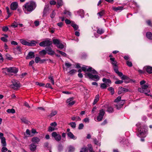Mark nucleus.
I'll return each instance as SVG.
<instances>
[{
  "mask_svg": "<svg viewBox=\"0 0 152 152\" xmlns=\"http://www.w3.org/2000/svg\"><path fill=\"white\" fill-rule=\"evenodd\" d=\"M40 139L37 137H34L31 139V141L32 142L37 143L40 141Z\"/></svg>",
  "mask_w": 152,
  "mask_h": 152,
  "instance_id": "nucleus-21",
  "label": "nucleus"
},
{
  "mask_svg": "<svg viewBox=\"0 0 152 152\" xmlns=\"http://www.w3.org/2000/svg\"><path fill=\"white\" fill-rule=\"evenodd\" d=\"M1 143L2 146L3 147L6 146L7 143L6 141V139L5 137L1 138Z\"/></svg>",
  "mask_w": 152,
  "mask_h": 152,
  "instance_id": "nucleus-22",
  "label": "nucleus"
},
{
  "mask_svg": "<svg viewBox=\"0 0 152 152\" xmlns=\"http://www.w3.org/2000/svg\"><path fill=\"white\" fill-rule=\"evenodd\" d=\"M53 43L57 46L60 43V41L58 39H54L53 40Z\"/></svg>",
  "mask_w": 152,
  "mask_h": 152,
  "instance_id": "nucleus-36",
  "label": "nucleus"
},
{
  "mask_svg": "<svg viewBox=\"0 0 152 152\" xmlns=\"http://www.w3.org/2000/svg\"><path fill=\"white\" fill-rule=\"evenodd\" d=\"M51 126H52L56 127L57 126V124L56 122H54L53 123H51L50 124Z\"/></svg>",
  "mask_w": 152,
  "mask_h": 152,
  "instance_id": "nucleus-62",
  "label": "nucleus"
},
{
  "mask_svg": "<svg viewBox=\"0 0 152 152\" xmlns=\"http://www.w3.org/2000/svg\"><path fill=\"white\" fill-rule=\"evenodd\" d=\"M105 14V11L104 10H102L97 13V15H99L100 18L104 15Z\"/></svg>",
  "mask_w": 152,
  "mask_h": 152,
  "instance_id": "nucleus-25",
  "label": "nucleus"
},
{
  "mask_svg": "<svg viewBox=\"0 0 152 152\" xmlns=\"http://www.w3.org/2000/svg\"><path fill=\"white\" fill-rule=\"evenodd\" d=\"M21 120L22 121V122L24 123L25 124H28L29 122L26 119V118H22L21 119Z\"/></svg>",
  "mask_w": 152,
  "mask_h": 152,
  "instance_id": "nucleus-34",
  "label": "nucleus"
},
{
  "mask_svg": "<svg viewBox=\"0 0 152 152\" xmlns=\"http://www.w3.org/2000/svg\"><path fill=\"white\" fill-rule=\"evenodd\" d=\"M143 69L149 74L152 73V67L151 66H145L144 67Z\"/></svg>",
  "mask_w": 152,
  "mask_h": 152,
  "instance_id": "nucleus-14",
  "label": "nucleus"
},
{
  "mask_svg": "<svg viewBox=\"0 0 152 152\" xmlns=\"http://www.w3.org/2000/svg\"><path fill=\"white\" fill-rule=\"evenodd\" d=\"M4 69L9 73H12L14 74L17 73L18 71V69L15 67L6 68Z\"/></svg>",
  "mask_w": 152,
  "mask_h": 152,
  "instance_id": "nucleus-10",
  "label": "nucleus"
},
{
  "mask_svg": "<svg viewBox=\"0 0 152 152\" xmlns=\"http://www.w3.org/2000/svg\"><path fill=\"white\" fill-rule=\"evenodd\" d=\"M6 59L9 60H11L12 58L10 55L7 54L6 55Z\"/></svg>",
  "mask_w": 152,
  "mask_h": 152,
  "instance_id": "nucleus-56",
  "label": "nucleus"
},
{
  "mask_svg": "<svg viewBox=\"0 0 152 152\" xmlns=\"http://www.w3.org/2000/svg\"><path fill=\"white\" fill-rule=\"evenodd\" d=\"M113 69L115 71V72L118 75V74H119V75L120 74H122L120 72H119L118 71V66L117 65L115 66H113Z\"/></svg>",
  "mask_w": 152,
  "mask_h": 152,
  "instance_id": "nucleus-29",
  "label": "nucleus"
},
{
  "mask_svg": "<svg viewBox=\"0 0 152 152\" xmlns=\"http://www.w3.org/2000/svg\"><path fill=\"white\" fill-rule=\"evenodd\" d=\"M77 72V70L75 69H73L69 72V73L71 75H73Z\"/></svg>",
  "mask_w": 152,
  "mask_h": 152,
  "instance_id": "nucleus-53",
  "label": "nucleus"
},
{
  "mask_svg": "<svg viewBox=\"0 0 152 152\" xmlns=\"http://www.w3.org/2000/svg\"><path fill=\"white\" fill-rule=\"evenodd\" d=\"M68 136L70 139L75 140L77 139V137L75 136L71 132H69L67 133Z\"/></svg>",
  "mask_w": 152,
  "mask_h": 152,
  "instance_id": "nucleus-18",
  "label": "nucleus"
},
{
  "mask_svg": "<svg viewBox=\"0 0 152 152\" xmlns=\"http://www.w3.org/2000/svg\"><path fill=\"white\" fill-rule=\"evenodd\" d=\"M56 1L54 0H51L50 2V4L51 5H55L56 4Z\"/></svg>",
  "mask_w": 152,
  "mask_h": 152,
  "instance_id": "nucleus-63",
  "label": "nucleus"
},
{
  "mask_svg": "<svg viewBox=\"0 0 152 152\" xmlns=\"http://www.w3.org/2000/svg\"><path fill=\"white\" fill-rule=\"evenodd\" d=\"M71 26L73 28L75 31L77 30L79 28V27L77 25L75 24L73 22L71 23Z\"/></svg>",
  "mask_w": 152,
  "mask_h": 152,
  "instance_id": "nucleus-24",
  "label": "nucleus"
},
{
  "mask_svg": "<svg viewBox=\"0 0 152 152\" xmlns=\"http://www.w3.org/2000/svg\"><path fill=\"white\" fill-rule=\"evenodd\" d=\"M87 150V148L85 147L82 148L80 152H86Z\"/></svg>",
  "mask_w": 152,
  "mask_h": 152,
  "instance_id": "nucleus-64",
  "label": "nucleus"
},
{
  "mask_svg": "<svg viewBox=\"0 0 152 152\" xmlns=\"http://www.w3.org/2000/svg\"><path fill=\"white\" fill-rule=\"evenodd\" d=\"M109 86V85L107 84L106 85V84L104 83H102L101 84V88L102 89H106L107 86Z\"/></svg>",
  "mask_w": 152,
  "mask_h": 152,
  "instance_id": "nucleus-38",
  "label": "nucleus"
},
{
  "mask_svg": "<svg viewBox=\"0 0 152 152\" xmlns=\"http://www.w3.org/2000/svg\"><path fill=\"white\" fill-rule=\"evenodd\" d=\"M45 50L46 51L47 53L49 55H52L54 53V52L52 50L50 47H48L46 48Z\"/></svg>",
  "mask_w": 152,
  "mask_h": 152,
  "instance_id": "nucleus-15",
  "label": "nucleus"
},
{
  "mask_svg": "<svg viewBox=\"0 0 152 152\" xmlns=\"http://www.w3.org/2000/svg\"><path fill=\"white\" fill-rule=\"evenodd\" d=\"M85 76L86 77H88L90 79L96 81H98L99 79V77L98 75H93L90 73L85 74Z\"/></svg>",
  "mask_w": 152,
  "mask_h": 152,
  "instance_id": "nucleus-6",
  "label": "nucleus"
},
{
  "mask_svg": "<svg viewBox=\"0 0 152 152\" xmlns=\"http://www.w3.org/2000/svg\"><path fill=\"white\" fill-rule=\"evenodd\" d=\"M72 120L76 121H80L81 120V118L78 116H73L71 117Z\"/></svg>",
  "mask_w": 152,
  "mask_h": 152,
  "instance_id": "nucleus-23",
  "label": "nucleus"
},
{
  "mask_svg": "<svg viewBox=\"0 0 152 152\" xmlns=\"http://www.w3.org/2000/svg\"><path fill=\"white\" fill-rule=\"evenodd\" d=\"M34 53L33 52H30L27 56L26 57V59H29L32 58L34 57Z\"/></svg>",
  "mask_w": 152,
  "mask_h": 152,
  "instance_id": "nucleus-17",
  "label": "nucleus"
},
{
  "mask_svg": "<svg viewBox=\"0 0 152 152\" xmlns=\"http://www.w3.org/2000/svg\"><path fill=\"white\" fill-rule=\"evenodd\" d=\"M126 64L129 67H131L132 66V62L128 61H126Z\"/></svg>",
  "mask_w": 152,
  "mask_h": 152,
  "instance_id": "nucleus-59",
  "label": "nucleus"
},
{
  "mask_svg": "<svg viewBox=\"0 0 152 152\" xmlns=\"http://www.w3.org/2000/svg\"><path fill=\"white\" fill-rule=\"evenodd\" d=\"M93 141L95 144L100 146V144L99 143L98 141L96 138L93 139Z\"/></svg>",
  "mask_w": 152,
  "mask_h": 152,
  "instance_id": "nucleus-46",
  "label": "nucleus"
},
{
  "mask_svg": "<svg viewBox=\"0 0 152 152\" xmlns=\"http://www.w3.org/2000/svg\"><path fill=\"white\" fill-rule=\"evenodd\" d=\"M57 2L58 5L57 6L58 8L60 6H61L63 5V2L62 0H57Z\"/></svg>",
  "mask_w": 152,
  "mask_h": 152,
  "instance_id": "nucleus-35",
  "label": "nucleus"
},
{
  "mask_svg": "<svg viewBox=\"0 0 152 152\" xmlns=\"http://www.w3.org/2000/svg\"><path fill=\"white\" fill-rule=\"evenodd\" d=\"M37 145L33 143L31 144L29 146V148L31 151H35Z\"/></svg>",
  "mask_w": 152,
  "mask_h": 152,
  "instance_id": "nucleus-20",
  "label": "nucleus"
},
{
  "mask_svg": "<svg viewBox=\"0 0 152 152\" xmlns=\"http://www.w3.org/2000/svg\"><path fill=\"white\" fill-rule=\"evenodd\" d=\"M64 14L66 15H68L69 16L71 15V13L70 12L66 10H65L64 12Z\"/></svg>",
  "mask_w": 152,
  "mask_h": 152,
  "instance_id": "nucleus-60",
  "label": "nucleus"
},
{
  "mask_svg": "<svg viewBox=\"0 0 152 152\" xmlns=\"http://www.w3.org/2000/svg\"><path fill=\"white\" fill-rule=\"evenodd\" d=\"M46 50H43L39 52V54L42 56H45L47 53Z\"/></svg>",
  "mask_w": 152,
  "mask_h": 152,
  "instance_id": "nucleus-42",
  "label": "nucleus"
},
{
  "mask_svg": "<svg viewBox=\"0 0 152 152\" xmlns=\"http://www.w3.org/2000/svg\"><path fill=\"white\" fill-rule=\"evenodd\" d=\"M99 94H97L95 97V98L94 100L93 104L94 105L97 102L99 101Z\"/></svg>",
  "mask_w": 152,
  "mask_h": 152,
  "instance_id": "nucleus-26",
  "label": "nucleus"
},
{
  "mask_svg": "<svg viewBox=\"0 0 152 152\" xmlns=\"http://www.w3.org/2000/svg\"><path fill=\"white\" fill-rule=\"evenodd\" d=\"M81 68L82 70L85 72L86 71H87L91 72L92 73L94 74H96L97 73V72L91 67H88L84 66L82 67Z\"/></svg>",
  "mask_w": 152,
  "mask_h": 152,
  "instance_id": "nucleus-8",
  "label": "nucleus"
},
{
  "mask_svg": "<svg viewBox=\"0 0 152 152\" xmlns=\"http://www.w3.org/2000/svg\"><path fill=\"white\" fill-rule=\"evenodd\" d=\"M108 90L110 91L111 93V94L113 95L114 93V89L112 87H109L108 88Z\"/></svg>",
  "mask_w": 152,
  "mask_h": 152,
  "instance_id": "nucleus-41",
  "label": "nucleus"
},
{
  "mask_svg": "<svg viewBox=\"0 0 152 152\" xmlns=\"http://www.w3.org/2000/svg\"><path fill=\"white\" fill-rule=\"evenodd\" d=\"M121 96H118L114 101L115 102L118 103L117 104L115 105L117 109H120L124 104L125 100H121Z\"/></svg>",
  "mask_w": 152,
  "mask_h": 152,
  "instance_id": "nucleus-3",
  "label": "nucleus"
},
{
  "mask_svg": "<svg viewBox=\"0 0 152 152\" xmlns=\"http://www.w3.org/2000/svg\"><path fill=\"white\" fill-rule=\"evenodd\" d=\"M75 148L72 146H70L69 147L68 151L69 152H72L74 151Z\"/></svg>",
  "mask_w": 152,
  "mask_h": 152,
  "instance_id": "nucleus-51",
  "label": "nucleus"
},
{
  "mask_svg": "<svg viewBox=\"0 0 152 152\" xmlns=\"http://www.w3.org/2000/svg\"><path fill=\"white\" fill-rule=\"evenodd\" d=\"M6 10L7 11V14H8V16L7 18H6V19H7V18L10 16V15H11V13H10V12L9 10V8L8 7H6Z\"/></svg>",
  "mask_w": 152,
  "mask_h": 152,
  "instance_id": "nucleus-55",
  "label": "nucleus"
},
{
  "mask_svg": "<svg viewBox=\"0 0 152 152\" xmlns=\"http://www.w3.org/2000/svg\"><path fill=\"white\" fill-rule=\"evenodd\" d=\"M14 51L17 52L18 53H21V47L18 46L16 48H14Z\"/></svg>",
  "mask_w": 152,
  "mask_h": 152,
  "instance_id": "nucleus-27",
  "label": "nucleus"
},
{
  "mask_svg": "<svg viewBox=\"0 0 152 152\" xmlns=\"http://www.w3.org/2000/svg\"><path fill=\"white\" fill-rule=\"evenodd\" d=\"M129 90L127 88H126L121 87H119L118 88V94H121L124 92H127Z\"/></svg>",
  "mask_w": 152,
  "mask_h": 152,
  "instance_id": "nucleus-12",
  "label": "nucleus"
},
{
  "mask_svg": "<svg viewBox=\"0 0 152 152\" xmlns=\"http://www.w3.org/2000/svg\"><path fill=\"white\" fill-rule=\"evenodd\" d=\"M84 127V125L83 124H79L78 129H81L83 128Z\"/></svg>",
  "mask_w": 152,
  "mask_h": 152,
  "instance_id": "nucleus-61",
  "label": "nucleus"
},
{
  "mask_svg": "<svg viewBox=\"0 0 152 152\" xmlns=\"http://www.w3.org/2000/svg\"><path fill=\"white\" fill-rule=\"evenodd\" d=\"M57 113V111L56 110H53L51 111V113L50 115H49V116L50 118L53 117Z\"/></svg>",
  "mask_w": 152,
  "mask_h": 152,
  "instance_id": "nucleus-33",
  "label": "nucleus"
},
{
  "mask_svg": "<svg viewBox=\"0 0 152 152\" xmlns=\"http://www.w3.org/2000/svg\"><path fill=\"white\" fill-rule=\"evenodd\" d=\"M12 82V84L10 85V87L13 89L16 90L20 87V83L17 80L13 79Z\"/></svg>",
  "mask_w": 152,
  "mask_h": 152,
  "instance_id": "nucleus-7",
  "label": "nucleus"
},
{
  "mask_svg": "<svg viewBox=\"0 0 152 152\" xmlns=\"http://www.w3.org/2000/svg\"><path fill=\"white\" fill-rule=\"evenodd\" d=\"M70 125L71 127L73 128H75L76 126V124L75 122H71L69 124Z\"/></svg>",
  "mask_w": 152,
  "mask_h": 152,
  "instance_id": "nucleus-43",
  "label": "nucleus"
},
{
  "mask_svg": "<svg viewBox=\"0 0 152 152\" xmlns=\"http://www.w3.org/2000/svg\"><path fill=\"white\" fill-rule=\"evenodd\" d=\"M56 46L59 48H61V49H63L64 48V45L63 44H62L60 42L58 45Z\"/></svg>",
  "mask_w": 152,
  "mask_h": 152,
  "instance_id": "nucleus-48",
  "label": "nucleus"
},
{
  "mask_svg": "<svg viewBox=\"0 0 152 152\" xmlns=\"http://www.w3.org/2000/svg\"><path fill=\"white\" fill-rule=\"evenodd\" d=\"M121 73L122 74H120V75H119V74H118V75L120 77H121V79L122 80H125V79H127V78H128V77L127 76H126V75H123V73L121 72Z\"/></svg>",
  "mask_w": 152,
  "mask_h": 152,
  "instance_id": "nucleus-31",
  "label": "nucleus"
},
{
  "mask_svg": "<svg viewBox=\"0 0 152 152\" xmlns=\"http://www.w3.org/2000/svg\"><path fill=\"white\" fill-rule=\"evenodd\" d=\"M150 92V91L147 89H146L145 90V91L143 93H145L146 95L148 96H150L152 97V96L150 95V94H148V93H149Z\"/></svg>",
  "mask_w": 152,
  "mask_h": 152,
  "instance_id": "nucleus-47",
  "label": "nucleus"
},
{
  "mask_svg": "<svg viewBox=\"0 0 152 152\" xmlns=\"http://www.w3.org/2000/svg\"><path fill=\"white\" fill-rule=\"evenodd\" d=\"M20 42L22 44L28 46H35L37 43V42L34 41H32L30 42H29L23 39H20Z\"/></svg>",
  "mask_w": 152,
  "mask_h": 152,
  "instance_id": "nucleus-4",
  "label": "nucleus"
},
{
  "mask_svg": "<svg viewBox=\"0 0 152 152\" xmlns=\"http://www.w3.org/2000/svg\"><path fill=\"white\" fill-rule=\"evenodd\" d=\"M5 147H3L1 149V151L2 152H6L8 150L7 148Z\"/></svg>",
  "mask_w": 152,
  "mask_h": 152,
  "instance_id": "nucleus-57",
  "label": "nucleus"
},
{
  "mask_svg": "<svg viewBox=\"0 0 152 152\" xmlns=\"http://www.w3.org/2000/svg\"><path fill=\"white\" fill-rule=\"evenodd\" d=\"M18 6V4L17 2H14L12 3L10 5L11 9L12 10H15Z\"/></svg>",
  "mask_w": 152,
  "mask_h": 152,
  "instance_id": "nucleus-13",
  "label": "nucleus"
},
{
  "mask_svg": "<svg viewBox=\"0 0 152 152\" xmlns=\"http://www.w3.org/2000/svg\"><path fill=\"white\" fill-rule=\"evenodd\" d=\"M51 136L57 142L60 141L61 139V135L58 133L56 132H53L51 134Z\"/></svg>",
  "mask_w": 152,
  "mask_h": 152,
  "instance_id": "nucleus-9",
  "label": "nucleus"
},
{
  "mask_svg": "<svg viewBox=\"0 0 152 152\" xmlns=\"http://www.w3.org/2000/svg\"><path fill=\"white\" fill-rule=\"evenodd\" d=\"M7 112L9 113H15V110L14 109L12 108L7 110Z\"/></svg>",
  "mask_w": 152,
  "mask_h": 152,
  "instance_id": "nucleus-39",
  "label": "nucleus"
},
{
  "mask_svg": "<svg viewBox=\"0 0 152 152\" xmlns=\"http://www.w3.org/2000/svg\"><path fill=\"white\" fill-rule=\"evenodd\" d=\"M97 33L100 34H101L103 33L104 32V31L102 29H98L97 31Z\"/></svg>",
  "mask_w": 152,
  "mask_h": 152,
  "instance_id": "nucleus-44",
  "label": "nucleus"
},
{
  "mask_svg": "<svg viewBox=\"0 0 152 152\" xmlns=\"http://www.w3.org/2000/svg\"><path fill=\"white\" fill-rule=\"evenodd\" d=\"M145 126H142L139 128L138 129V132L139 134H137V136L139 137H145L146 136V132L147 131V130L145 129Z\"/></svg>",
  "mask_w": 152,
  "mask_h": 152,
  "instance_id": "nucleus-2",
  "label": "nucleus"
},
{
  "mask_svg": "<svg viewBox=\"0 0 152 152\" xmlns=\"http://www.w3.org/2000/svg\"><path fill=\"white\" fill-rule=\"evenodd\" d=\"M147 37L149 39H152V34L151 32H148L146 34Z\"/></svg>",
  "mask_w": 152,
  "mask_h": 152,
  "instance_id": "nucleus-30",
  "label": "nucleus"
},
{
  "mask_svg": "<svg viewBox=\"0 0 152 152\" xmlns=\"http://www.w3.org/2000/svg\"><path fill=\"white\" fill-rule=\"evenodd\" d=\"M40 61V58L38 57H36L35 59V61L36 63H38Z\"/></svg>",
  "mask_w": 152,
  "mask_h": 152,
  "instance_id": "nucleus-58",
  "label": "nucleus"
},
{
  "mask_svg": "<svg viewBox=\"0 0 152 152\" xmlns=\"http://www.w3.org/2000/svg\"><path fill=\"white\" fill-rule=\"evenodd\" d=\"M102 81L105 83H108L110 84L111 83V81L109 79L103 78L102 79Z\"/></svg>",
  "mask_w": 152,
  "mask_h": 152,
  "instance_id": "nucleus-40",
  "label": "nucleus"
},
{
  "mask_svg": "<svg viewBox=\"0 0 152 152\" xmlns=\"http://www.w3.org/2000/svg\"><path fill=\"white\" fill-rule=\"evenodd\" d=\"M123 7L122 6H119L117 7H113V9L115 11H117L118 10H123Z\"/></svg>",
  "mask_w": 152,
  "mask_h": 152,
  "instance_id": "nucleus-28",
  "label": "nucleus"
},
{
  "mask_svg": "<svg viewBox=\"0 0 152 152\" xmlns=\"http://www.w3.org/2000/svg\"><path fill=\"white\" fill-rule=\"evenodd\" d=\"M145 90L144 88H143L142 87V88H138V91L141 92L143 93L145 91Z\"/></svg>",
  "mask_w": 152,
  "mask_h": 152,
  "instance_id": "nucleus-54",
  "label": "nucleus"
},
{
  "mask_svg": "<svg viewBox=\"0 0 152 152\" xmlns=\"http://www.w3.org/2000/svg\"><path fill=\"white\" fill-rule=\"evenodd\" d=\"M18 23H17L16 22L14 21L11 25V26L13 27L14 28H15L18 27Z\"/></svg>",
  "mask_w": 152,
  "mask_h": 152,
  "instance_id": "nucleus-45",
  "label": "nucleus"
},
{
  "mask_svg": "<svg viewBox=\"0 0 152 152\" xmlns=\"http://www.w3.org/2000/svg\"><path fill=\"white\" fill-rule=\"evenodd\" d=\"M105 114L104 110L102 109L99 111V115L97 117V120L99 121H101L102 119L103 116Z\"/></svg>",
  "mask_w": 152,
  "mask_h": 152,
  "instance_id": "nucleus-11",
  "label": "nucleus"
},
{
  "mask_svg": "<svg viewBox=\"0 0 152 152\" xmlns=\"http://www.w3.org/2000/svg\"><path fill=\"white\" fill-rule=\"evenodd\" d=\"M52 44L51 41L49 39H47L39 43V45L41 47H48Z\"/></svg>",
  "mask_w": 152,
  "mask_h": 152,
  "instance_id": "nucleus-5",
  "label": "nucleus"
},
{
  "mask_svg": "<svg viewBox=\"0 0 152 152\" xmlns=\"http://www.w3.org/2000/svg\"><path fill=\"white\" fill-rule=\"evenodd\" d=\"M36 6V2L31 1L25 4L23 6V9L24 12L27 14L34 10Z\"/></svg>",
  "mask_w": 152,
  "mask_h": 152,
  "instance_id": "nucleus-1",
  "label": "nucleus"
},
{
  "mask_svg": "<svg viewBox=\"0 0 152 152\" xmlns=\"http://www.w3.org/2000/svg\"><path fill=\"white\" fill-rule=\"evenodd\" d=\"M77 13L78 15H79L82 18L84 17V12L83 10H79L77 11Z\"/></svg>",
  "mask_w": 152,
  "mask_h": 152,
  "instance_id": "nucleus-19",
  "label": "nucleus"
},
{
  "mask_svg": "<svg viewBox=\"0 0 152 152\" xmlns=\"http://www.w3.org/2000/svg\"><path fill=\"white\" fill-rule=\"evenodd\" d=\"M56 14V12H55V10H53L50 15V18H53L55 16Z\"/></svg>",
  "mask_w": 152,
  "mask_h": 152,
  "instance_id": "nucleus-49",
  "label": "nucleus"
},
{
  "mask_svg": "<svg viewBox=\"0 0 152 152\" xmlns=\"http://www.w3.org/2000/svg\"><path fill=\"white\" fill-rule=\"evenodd\" d=\"M110 60L112 61V64L113 66L117 65V62L115 61V58H110Z\"/></svg>",
  "mask_w": 152,
  "mask_h": 152,
  "instance_id": "nucleus-32",
  "label": "nucleus"
},
{
  "mask_svg": "<svg viewBox=\"0 0 152 152\" xmlns=\"http://www.w3.org/2000/svg\"><path fill=\"white\" fill-rule=\"evenodd\" d=\"M48 78L51 80V82L52 83V84L53 85H54V80L53 78V77L52 76H49L48 77Z\"/></svg>",
  "mask_w": 152,
  "mask_h": 152,
  "instance_id": "nucleus-50",
  "label": "nucleus"
},
{
  "mask_svg": "<svg viewBox=\"0 0 152 152\" xmlns=\"http://www.w3.org/2000/svg\"><path fill=\"white\" fill-rule=\"evenodd\" d=\"M105 109H107V111L110 113H112L114 111L113 108L110 106L106 105L104 106Z\"/></svg>",
  "mask_w": 152,
  "mask_h": 152,
  "instance_id": "nucleus-16",
  "label": "nucleus"
},
{
  "mask_svg": "<svg viewBox=\"0 0 152 152\" xmlns=\"http://www.w3.org/2000/svg\"><path fill=\"white\" fill-rule=\"evenodd\" d=\"M57 129L54 127H52L51 126H49L48 128V131L49 132H52L54 130H56Z\"/></svg>",
  "mask_w": 152,
  "mask_h": 152,
  "instance_id": "nucleus-37",
  "label": "nucleus"
},
{
  "mask_svg": "<svg viewBox=\"0 0 152 152\" xmlns=\"http://www.w3.org/2000/svg\"><path fill=\"white\" fill-rule=\"evenodd\" d=\"M57 52L60 53L61 54L62 56H65L66 54V53L64 52H63L62 51H59V50H57Z\"/></svg>",
  "mask_w": 152,
  "mask_h": 152,
  "instance_id": "nucleus-52",
  "label": "nucleus"
}]
</instances>
